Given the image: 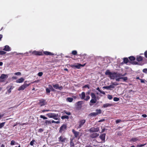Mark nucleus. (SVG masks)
<instances>
[{
  "mask_svg": "<svg viewBox=\"0 0 147 147\" xmlns=\"http://www.w3.org/2000/svg\"><path fill=\"white\" fill-rule=\"evenodd\" d=\"M72 132L74 134V138L79 140L82 136V133L79 131H75L74 129L72 130Z\"/></svg>",
  "mask_w": 147,
  "mask_h": 147,
  "instance_id": "nucleus-3",
  "label": "nucleus"
},
{
  "mask_svg": "<svg viewBox=\"0 0 147 147\" xmlns=\"http://www.w3.org/2000/svg\"><path fill=\"white\" fill-rule=\"evenodd\" d=\"M51 122L50 121H48L47 120H45V123L46 125L51 124Z\"/></svg>",
  "mask_w": 147,
  "mask_h": 147,
  "instance_id": "nucleus-32",
  "label": "nucleus"
},
{
  "mask_svg": "<svg viewBox=\"0 0 147 147\" xmlns=\"http://www.w3.org/2000/svg\"><path fill=\"white\" fill-rule=\"evenodd\" d=\"M141 81V83H145V82H144V80H143V79H140V80Z\"/></svg>",
  "mask_w": 147,
  "mask_h": 147,
  "instance_id": "nucleus-61",
  "label": "nucleus"
},
{
  "mask_svg": "<svg viewBox=\"0 0 147 147\" xmlns=\"http://www.w3.org/2000/svg\"><path fill=\"white\" fill-rule=\"evenodd\" d=\"M67 127V125L65 124H63L60 128L59 132L62 133V132H65Z\"/></svg>",
  "mask_w": 147,
  "mask_h": 147,
  "instance_id": "nucleus-8",
  "label": "nucleus"
},
{
  "mask_svg": "<svg viewBox=\"0 0 147 147\" xmlns=\"http://www.w3.org/2000/svg\"><path fill=\"white\" fill-rule=\"evenodd\" d=\"M58 141L61 143H64L66 142L67 141V138H66L64 137L63 136H61L58 138Z\"/></svg>",
  "mask_w": 147,
  "mask_h": 147,
  "instance_id": "nucleus-9",
  "label": "nucleus"
},
{
  "mask_svg": "<svg viewBox=\"0 0 147 147\" xmlns=\"http://www.w3.org/2000/svg\"><path fill=\"white\" fill-rule=\"evenodd\" d=\"M99 136V134L97 133H93L90 136V137L92 138H96Z\"/></svg>",
  "mask_w": 147,
  "mask_h": 147,
  "instance_id": "nucleus-16",
  "label": "nucleus"
},
{
  "mask_svg": "<svg viewBox=\"0 0 147 147\" xmlns=\"http://www.w3.org/2000/svg\"><path fill=\"white\" fill-rule=\"evenodd\" d=\"M145 57L147 58V51H146L144 53Z\"/></svg>",
  "mask_w": 147,
  "mask_h": 147,
  "instance_id": "nucleus-60",
  "label": "nucleus"
},
{
  "mask_svg": "<svg viewBox=\"0 0 147 147\" xmlns=\"http://www.w3.org/2000/svg\"><path fill=\"white\" fill-rule=\"evenodd\" d=\"M136 60L138 61H142L143 59V57L140 56H137L136 58Z\"/></svg>",
  "mask_w": 147,
  "mask_h": 147,
  "instance_id": "nucleus-20",
  "label": "nucleus"
},
{
  "mask_svg": "<svg viewBox=\"0 0 147 147\" xmlns=\"http://www.w3.org/2000/svg\"><path fill=\"white\" fill-rule=\"evenodd\" d=\"M121 79L123 80L124 81H126L128 79L127 77H121Z\"/></svg>",
  "mask_w": 147,
  "mask_h": 147,
  "instance_id": "nucleus-37",
  "label": "nucleus"
},
{
  "mask_svg": "<svg viewBox=\"0 0 147 147\" xmlns=\"http://www.w3.org/2000/svg\"><path fill=\"white\" fill-rule=\"evenodd\" d=\"M3 50L8 51H10V48L8 45H6L3 49Z\"/></svg>",
  "mask_w": 147,
  "mask_h": 147,
  "instance_id": "nucleus-21",
  "label": "nucleus"
},
{
  "mask_svg": "<svg viewBox=\"0 0 147 147\" xmlns=\"http://www.w3.org/2000/svg\"><path fill=\"white\" fill-rule=\"evenodd\" d=\"M126 74V73H125L124 74L122 75L121 74L117 72H111L110 71L109 69H107L105 73V74L106 75L109 76V78L111 79L112 80H114L117 77H120L121 76H125Z\"/></svg>",
  "mask_w": 147,
  "mask_h": 147,
  "instance_id": "nucleus-1",
  "label": "nucleus"
},
{
  "mask_svg": "<svg viewBox=\"0 0 147 147\" xmlns=\"http://www.w3.org/2000/svg\"><path fill=\"white\" fill-rule=\"evenodd\" d=\"M51 111V110H50L47 109V110H42L41 111V112L44 113V112H48V111Z\"/></svg>",
  "mask_w": 147,
  "mask_h": 147,
  "instance_id": "nucleus-50",
  "label": "nucleus"
},
{
  "mask_svg": "<svg viewBox=\"0 0 147 147\" xmlns=\"http://www.w3.org/2000/svg\"><path fill=\"white\" fill-rule=\"evenodd\" d=\"M109 90H111L112 89H113L115 88V86L113 85H110L109 86H108Z\"/></svg>",
  "mask_w": 147,
  "mask_h": 147,
  "instance_id": "nucleus-31",
  "label": "nucleus"
},
{
  "mask_svg": "<svg viewBox=\"0 0 147 147\" xmlns=\"http://www.w3.org/2000/svg\"><path fill=\"white\" fill-rule=\"evenodd\" d=\"M103 88L107 89V90H109V88L108 86H104L103 87Z\"/></svg>",
  "mask_w": 147,
  "mask_h": 147,
  "instance_id": "nucleus-59",
  "label": "nucleus"
},
{
  "mask_svg": "<svg viewBox=\"0 0 147 147\" xmlns=\"http://www.w3.org/2000/svg\"><path fill=\"white\" fill-rule=\"evenodd\" d=\"M15 75H21V73L20 72H16L15 73Z\"/></svg>",
  "mask_w": 147,
  "mask_h": 147,
  "instance_id": "nucleus-55",
  "label": "nucleus"
},
{
  "mask_svg": "<svg viewBox=\"0 0 147 147\" xmlns=\"http://www.w3.org/2000/svg\"><path fill=\"white\" fill-rule=\"evenodd\" d=\"M140 140L138 138L136 137V138H131L129 141L131 142H135L136 141H137Z\"/></svg>",
  "mask_w": 147,
  "mask_h": 147,
  "instance_id": "nucleus-23",
  "label": "nucleus"
},
{
  "mask_svg": "<svg viewBox=\"0 0 147 147\" xmlns=\"http://www.w3.org/2000/svg\"><path fill=\"white\" fill-rule=\"evenodd\" d=\"M53 88L56 89H59L60 90H61L63 89L62 87L61 86H59L58 84L53 85Z\"/></svg>",
  "mask_w": 147,
  "mask_h": 147,
  "instance_id": "nucleus-14",
  "label": "nucleus"
},
{
  "mask_svg": "<svg viewBox=\"0 0 147 147\" xmlns=\"http://www.w3.org/2000/svg\"><path fill=\"white\" fill-rule=\"evenodd\" d=\"M6 53V52L5 51H0V55H4Z\"/></svg>",
  "mask_w": 147,
  "mask_h": 147,
  "instance_id": "nucleus-40",
  "label": "nucleus"
},
{
  "mask_svg": "<svg viewBox=\"0 0 147 147\" xmlns=\"http://www.w3.org/2000/svg\"><path fill=\"white\" fill-rule=\"evenodd\" d=\"M51 123H56L57 124L59 123H60V121H55L54 120H52L51 121Z\"/></svg>",
  "mask_w": 147,
  "mask_h": 147,
  "instance_id": "nucleus-44",
  "label": "nucleus"
},
{
  "mask_svg": "<svg viewBox=\"0 0 147 147\" xmlns=\"http://www.w3.org/2000/svg\"><path fill=\"white\" fill-rule=\"evenodd\" d=\"M113 98V97L112 95H108V98L109 100H111Z\"/></svg>",
  "mask_w": 147,
  "mask_h": 147,
  "instance_id": "nucleus-46",
  "label": "nucleus"
},
{
  "mask_svg": "<svg viewBox=\"0 0 147 147\" xmlns=\"http://www.w3.org/2000/svg\"><path fill=\"white\" fill-rule=\"evenodd\" d=\"M96 112H93L90 113L89 115V116L96 117L101 113V110L100 109H97L96 110Z\"/></svg>",
  "mask_w": 147,
  "mask_h": 147,
  "instance_id": "nucleus-6",
  "label": "nucleus"
},
{
  "mask_svg": "<svg viewBox=\"0 0 147 147\" xmlns=\"http://www.w3.org/2000/svg\"><path fill=\"white\" fill-rule=\"evenodd\" d=\"M24 79L23 78H21L16 80V82L17 83H21L23 82Z\"/></svg>",
  "mask_w": 147,
  "mask_h": 147,
  "instance_id": "nucleus-19",
  "label": "nucleus"
},
{
  "mask_svg": "<svg viewBox=\"0 0 147 147\" xmlns=\"http://www.w3.org/2000/svg\"><path fill=\"white\" fill-rule=\"evenodd\" d=\"M35 140H32L30 143V144L31 146H33L34 144V142H35Z\"/></svg>",
  "mask_w": 147,
  "mask_h": 147,
  "instance_id": "nucleus-38",
  "label": "nucleus"
},
{
  "mask_svg": "<svg viewBox=\"0 0 147 147\" xmlns=\"http://www.w3.org/2000/svg\"><path fill=\"white\" fill-rule=\"evenodd\" d=\"M106 134H103L100 135L99 138L102 140V141H105V138Z\"/></svg>",
  "mask_w": 147,
  "mask_h": 147,
  "instance_id": "nucleus-18",
  "label": "nucleus"
},
{
  "mask_svg": "<svg viewBox=\"0 0 147 147\" xmlns=\"http://www.w3.org/2000/svg\"><path fill=\"white\" fill-rule=\"evenodd\" d=\"M121 77H117L116 79V80L117 81H120V80L121 79Z\"/></svg>",
  "mask_w": 147,
  "mask_h": 147,
  "instance_id": "nucleus-54",
  "label": "nucleus"
},
{
  "mask_svg": "<svg viewBox=\"0 0 147 147\" xmlns=\"http://www.w3.org/2000/svg\"><path fill=\"white\" fill-rule=\"evenodd\" d=\"M54 113H49L47 114L46 115L49 118H52Z\"/></svg>",
  "mask_w": 147,
  "mask_h": 147,
  "instance_id": "nucleus-24",
  "label": "nucleus"
},
{
  "mask_svg": "<svg viewBox=\"0 0 147 147\" xmlns=\"http://www.w3.org/2000/svg\"><path fill=\"white\" fill-rule=\"evenodd\" d=\"M47 103V102H46L45 100L42 99L40 100L38 104L40 106H42L45 105Z\"/></svg>",
  "mask_w": 147,
  "mask_h": 147,
  "instance_id": "nucleus-12",
  "label": "nucleus"
},
{
  "mask_svg": "<svg viewBox=\"0 0 147 147\" xmlns=\"http://www.w3.org/2000/svg\"><path fill=\"white\" fill-rule=\"evenodd\" d=\"M77 51L76 50H74L72 51L71 54L74 55H76L77 54Z\"/></svg>",
  "mask_w": 147,
  "mask_h": 147,
  "instance_id": "nucleus-34",
  "label": "nucleus"
},
{
  "mask_svg": "<svg viewBox=\"0 0 147 147\" xmlns=\"http://www.w3.org/2000/svg\"><path fill=\"white\" fill-rule=\"evenodd\" d=\"M13 89V87L12 86H10L9 89L7 90V92L9 93H10L11 92V90Z\"/></svg>",
  "mask_w": 147,
  "mask_h": 147,
  "instance_id": "nucleus-42",
  "label": "nucleus"
},
{
  "mask_svg": "<svg viewBox=\"0 0 147 147\" xmlns=\"http://www.w3.org/2000/svg\"><path fill=\"white\" fill-rule=\"evenodd\" d=\"M142 116L144 117H147V115L146 114H143Z\"/></svg>",
  "mask_w": 147,
  "mask_h": 147,
  "instance_id": "nucleus-64",
  "label": "nucleus"
},
{
  "mask_svg": "<svg viewBox=\"0 0 147 147\" xmlns=\"http://www.w3.org/2000/svg\"><path fill=\"white\" fill-rule=\"evenodd\" d=\"M146 144H138L137 145V147H142L144 145H146Z\"/></svg>",
  "mask_w": 147,
  "mask_h": 147,
  "instance_id": "nucleus-49",
  "label": "nucleus"
},
{
  "mask_svg": "<svg viewBox=\"0 0 147 147\" xmlns=\"http://www.w3.org/2000/svg\"><path fill=\"white\" fill-rule=\"evenodd\" d=\"M61 118L63 119H68L69 118V117L67 115H63L61 117Z\"/></svg>",
  "mask_w": 147,
  "mask_h": 147,
  "instance_id": "nucleus-33",
  "label": "nucleus"
},
{
  "mask_svg": "<svg viewBox=\"0 0 147 147\" xmlns=\"http://www.w3.org/2000/svg\"><path fill=\"white\" fill-rule=\"evenodd\" d=\"M8 78V76L6 74H2L1 75V76L0 77V79H4L5 78ZM3 81V80H0V82H2Z\"/></svg>",
  "mask_w": 147,
  "mask_h": 147,
  "instance_id": "nucleus-15",
  "label": "nucleus"
},
{
  "mask_svg": "<svg viewBox=\"0 0 147 147\" xmlns=\"http://www.w3.org/2000/svg\"><path fill=\"white\" fill-rule=\"evenodd\" d=\"M32 54L36 55H43L42 52L36 51H33L32 53Z\"/></svg>",
  "mask_w": 147,
  "mask_h": 147,
  "instance_id": "nucleus-13",
  "label": "nucleus"
},
{
  "mask_svg": "<svg viewBox=\"0 0 147 147\" xmlns=\"http://www.w3.org/2000/svg\"><path fill=\"white\" fill-rule=\"evenodd\" d=\"M112 85H113V86H117L118 85V84L116 82H112Z\"/></svg>",
  "mask_w": 147,
  "mask_h": 147,
  "instance_id": "nucleus-52",
  "label": "nucleus"
},
{
  "mask_svg": "<svg viewBox=\"0 0 147 147\" xmlns=\"http://www.w3.org/2000/svg\"><path fill=\"white\" fill-rule=\"evenodd\" d=\"M142 71L143 72H144L146 74H147V69L145 68V69H144Z\"/></svg>",
  "mask_w": 147,
  "mask_h": 147,
  "instance_id": "nucleus-53",
  "label": "nucleus"
},
{
  "mask_svg": "<svg viewBox=\"0 0 147 147\" xmlns=\"http://www.w3.org/2000/svg\"><path fill=\"white\" fill-rule=\"evenodd\" d=\"M92 99L90 101L89 105L90 106H92L93 104L95 103L97 101L98 97H96L95 94L91 92L90 94Z\"/></svg>",
  "mask_w": 147,
  "mask_h": 147,
  "instance_id": "nucleus-2",
  "label": "nucleus"
},
{
  "mask_svg": "<svg viewBox=\"0 0 147 147\" xmlns=\"http://www.w3.org/2000/svg\"><path fill=\"white\" fill-rule=\"evenodd\" d=\"M70 146H74V143L73 142L72 140H71L70 142Z\"/></svg>",
  "mask_w": 147,
  "mask_h": 147,
  "instance_id": "nucleus-45",
  "label": "nucleus"
},
{
  "mask_svg": "<svg viewBox=\"0 0 147 147\" xmlns=\"http://www.w3.org/2000/svg\"><path fill=\"white\" fill-rule=\"evenodd\" d=\"M99 131V128L97 127L95 128L94 127H92L89 129V131L90 133L94 132H97Z\"/></svg>",
  "mask_w": 147,
  "mask_h": 147,
  "instance_id": "nucleus-11",
  "label": "nucleus"
},
{
  "mask_svg": "<svg viewBox=\"0 0 147 147\" xmlns=\"http://www.w3.org/2000/svg\"><path fill=\"white\" fill-rule=\"evenodd\" d=\"M5 123V122H3L0 123V129L2 128L4 126Z\"/></svg>",
  "mask_w": 147,
  "mask_h": 147,
  "instance_id": "nucleus-36",
  "label": "nucleus"
},
{
  "mask_svg": "<svg viewBox=\"0 0 147 147\" xmlns=\"http://www.w3.org/2000/svg\"><path fill=\"white\" fill-rule=\"evenodd\" d=\"M27 124V123H23L20 124V125L22 126H23L24 125H26Z\"/></svg>",
  "mask_w": 147,
  "mask_h": 147,
  "instance_id": "nucleus-63",
  "label": "nucleus"
},
{
  "mask_svg": "<svg viewBox=\"0 0 147 147\" xmlns=\"http://www.w3.org/2000/svg\"><path fill=\"white\" fill-rule=\"evenodd\" d=\"M86 121L85 119H81L78 122V128H81L82 126L85 123Z\"/></svg>",
  "mask_w": 147,
  "mask_h": 147,
  "instance_id": "nucleus-7",
  "label": "nucleus"
},
{
  "mask_svg": "<svg viewBox=\"0 0 147 147\" xmlns=\"http://www.w3.org/2000/svg\"><path fill=\"white\" fill-rule=\"evenodd\" d=\"M26 81L25 82L23 85L20 86L18 88V90H24L25 88L28 87L30 84H27L26 83Z\"/></svg>",
  "mask_w": 147,
  "mask_h": 147,
  "instance_id": "nucleus-5",
  "label": "nucleus"
},
{
  "mask_svg": "<svg viewBox=\"0 0 147 147\" xmlns=\"http://www.w3.org/2000/svg\"><path fill=\"white\" fill-rule=\"evenodd\" d=\"M122 122V120L121 119H118L116 120L115 122L116 124H118Z\"/></svg>",
  "mask_w": 147,
  "mask_h": 147,
  "instance_id": "nucleus-35",
  "label": "nucleus"
},
{
  "mask_svg": "<svg viewBox=\"0 0 147 147\" xmlns=\"http://www.w3.org/2000/svg\"><path fill=\"white\" fill-rule=\"evenodd\" d=\"M43 75V73L42 72H39L38 74V75L39 76L41 77Z\"/></svg>",
  "mask_w": 147,
  "mask_h": 147,
  "instance_id": "nucleus-51",
  "label": "nucleus"
},
{
  "mask_svg": "<svg viewBox=\"0 0 147 147\" xmlns=\"http://www.w3.org/2000/svg\"><path fill=\"white\" fill-rule=\"evenodd\" d=\"M69 102H71L73 100V99L72 98L68 97L66 99Z\"/></svg>",
  "mask_w": 147,
  "mask_h": 147,
  "instance_id": "nucleus-30",
  "label": "nucleus"
},
{
  "mask_svg": "<svg viewBox=\"0 0 147 147\" xmlns=\"http://www.w3.org/2000/svg\"><path fill=\"white\" fill-rule=\"evenodd\" d=\"M112 105L110 103H106L103 105V107L104 108H106L109 107H110Z\"/></svg>",
  "mask_w": 147,
  "mask_h": 147,
  "instance_id": "nucleus-25",
  "label": "nucleus"
},
{
  "mask_svg": "<svg viewBox=\"0 0 147 147\" xmlns=\"http://www.w3.org/2000/svg\"><path fill=\"white\" fill-rule=\"evenodd\" d=\"M132 64L134 65H137L138 64V63L136 61H134L132 62Z\"/></svg>",
  "mask_w": 147,
  "mask_h": 147,
  "instance_id": "nucleus-58",
  "label": "nucleus"
},
{
  "mask_svg": "<svg viewBox=\"0 0 147 147\" xmlns=\"http://www.w3.org/2000/svg\"><path fill=\"white\" fill-rule=\"evenodd\" d=\"M38 131V132H42L43 131V130L42 128H40L39 129Z\"/></svg>",
  "mask_w": 147,
  "mask_h": 147,
  "instance_id": "nucleus-56",
  "label": "nucleus"
},
{
  "mask_svg": "<svg viewBox=\"0 0 147 147\" xmlns=\"http://www.w3.org/2000/svg\"><path fill=\"white\" fill-rule=\"evenodd\" d=\"M79 95L81 99H84L86 101L88 100L90 98V97L89 96H87L86 98H85L86 95L85 93L84 92H82L81 94H80Z\"/></svg>",
  "mask_w": 147,
  "mask_h": 147,
  "instance_id": "nucleus-4",
  "label": "nucleus"
},
{
  "mask_svg": "<svg viewBox=\"0 0 147 147\" xmlns=\"http://www.w3.org/2000/svg\"><path fill=\"white\" fill-rule=\"evenodd\" d=\"M49 88L50 90H51V91L55 92V89L53 88L52 86L51 85H49Z\"/></svg>",
  "mask_w": 147,
  "mask_h": 147,
  "instance_id": "nucleus-28",
  "label": "nucleus"
},
{
  "mask_svg": "<svg viewBox=\"0 0 147 147\" xmlns=\"http://www.w3.org/2000/svg\"><path fill=\"white\" fill-rule=\"evenodd\" d=\"M77 65H70V67L72 68H74L75 67L77 69H80V68L81 67H84V66L86 64L85 63L84 64L82 65L80 63H77Z\"/></svg>",
  "mask_w": 147,
  "mask_h": 147,
  "instance_id": "nucleus-10",
  "label": "nucleus"
},
{
  "mask_svg": "<svg viewBox=\"0 0 147 147\" xmlns=\"http://www.w3.org/2000/svg\"><path fill=\"white\" fill-rule=\"evenodd\" d=\"M83 88H87L88 89L90 88V87L88 85H84V86Z\"/></svg>",
  "mask_w": 147,
  "mask_h": 147,
  "instance_id": "nucleus-57",
  "label": "nucleus"
},
{
  "mask_svg": "<svg viewBox=\"0 0 147 147\" xmlns=\"http://www.w3.org/2000/svg\"><path fill=\"white\" fill-rule=\"evenodd\" d=\"M100 93L103 94H105V93L104 92V91H100Z\"/></svg>",
  "mask_w": 147,
  "mask_h": 147,
  "instance_id": "nucleus-62",
  "label": "nucleus"
},
{
  "mask_svg": "<svg viewBox=\"0 0 147 147\" xmlns=\"http://www.w3.org/2000/svg\"><path fill=\"white\" fill-rule=\"evenodd\" d=\"M59 117L60 116L58 114H56L55 113L52 118L54 119L57 120L59 119Z\"/></svg>",
  "mask_w": 147,
  "mask_h": 147,
  "instance_id": "nucleus-17",
  "label": "nucleus"
},
{
  "mask_svg": "<svg viewBox=\"0 0 147 147\" xmlns=\"http://www.w3.org/2000/svg\"><path fill=\"white\" fill-rule=\"evenodd\" d=\"M119 100V98L117 97H114L113 98V100L115 101H118Z\"/></svg>",
  "mask_w": 147,
  "mask_h": 147,
  "instance_id": "nucleus-41",
  "label": "nucleus"
},
{
  "mask_svg": "<svg viewBox=\"0 0 147 147\" xmlns=\"http://www.w3.org/2000/svg\"><path fill=\"white\" fill-rule=\"evenodd\" d=\"M43 53L44 54L46 55H54V54L53 53L47 51H44Z\"/></svg>",
  "mask_w": 147,
  "mask_h": 147,
  "instance_id": "nucleus-22",
  "label": "nucleus"
},
{
  "mask_svg": "<svg viewBox=\"0 0 147 147\" xmlns=\"http://www.w3.org/2000/svg\"><path fill=\"white\" fill-rule=\"evenodd\" d=\"M40 117L41 118L43 119H47V117L42 115H40Z\"/></svg>",
  "mask_w": 147,
  "mask_h": 147,
  "instance_id": "nucleus-43",
  "label": "nucleus"
},
{
  "mask_svg": "<svg viewBox=\"0 0 147 147\" xmlns=\"http://www.w3.org/2000/svg\"><path fill=\"white\" fill-rule=\"evenodd\" d=\"M129 60L131 61H134L136 59V58L133 56H131L128 57Z\"/></svg>",
  "mask_w": 147,
  "mask_h": 147,
  "instance_id": "nucleus-26",
  "label": "nucleus"
},
{
  "mask_svg": "<svg viewBox=\"0 0 147 147\" xmlns=\"http://www.w3.org/2000/svg\"><path fill=\"white\" fill-rule=\"evenodd\" d=\"M64 112L68 115H71V113L70 112H67L66 110H64Z\"/></svg>",
  "mask_w": 147,
  "mask_h": 147,
  "instance_id": "nucleus-39",
  "label": "nucleus"
},
{
  "mask_svg": "<svg viewBox=\"0 0 147 147\" xmlns=\"http://www.w3.org/2000/svg\"><path fill=\"white\" fill-rule=\"evenodd\" d=\"M46 92L48 93H50V90L49 89V88H47L46 89Z\"/></svg>",
  "mask_w": 147,
  "mask_h": 147,
  "instance_id": "nucleus-47",
  "label": "nucleus"
},
{
  "mask_svg": "<svg viewBox=\"0 0 147 147\" xmlns=\"http://www.w3.org/2000/svg\"><path fill=\"white\" fill-rule=\"evenodd\" d=\"M15 142L13 140H12L11 141L10 144L11 145H13L15 144Z\"/></svg>",
  "mask_w": 147,
  "mask_h": 147,
  "instance_id": "nucleus-48",
  "label": "nucleus"
},
{
  "mask_svg": "<svg viewBox=\"0 0 147 147\" xmlns=\"http://www.w3.org/2000/svg\"><path fill=\"white\" fill-rule=\"evenodd\" d=\"M129 61L127 57H125L123 58V62L125 63H127Z\"/></svg>",
  "mask_w": 147,
  "mask_h": 147,
  "instance_id": "nucleus-29",
  "label": "nucleus"
},
{
  "mask_svg": "<svg viewBox=\"0 0 147 147\" xmlns=\"http://www.w3.org/2000/svg\"><path fill=\"white\" fill-rule=\"evenodd\" d=\"M83 101H79L76 103V104H77V105L78 106H81V105L83 104Z\"/></svg>",
  "mask_w": 147,
  "mask_h": 147,
  "instance_id": "nucleus-27",
  "label": "nucleus"
}]
</instances>
